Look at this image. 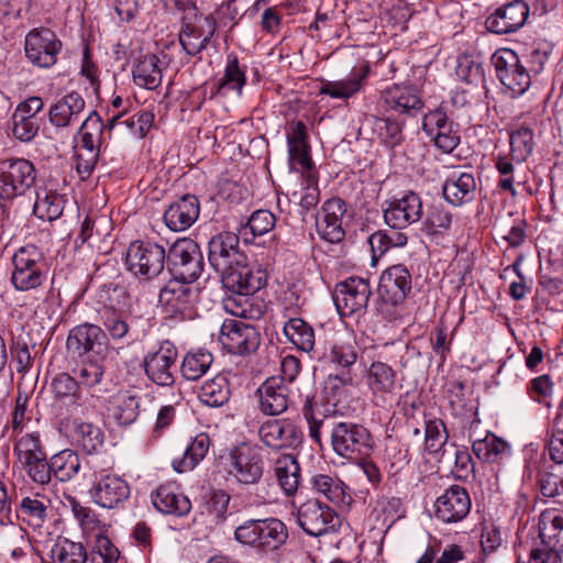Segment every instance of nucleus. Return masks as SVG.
Instances as JSON below:
<instances>
[{"label": "nucleus", "mask_w": 563, "mask_h": 563, "mask_svg": "<svg viewBox=\"0 0 563 563\" xmlns=\"http://www.w3.org/2000/svg\"><path fill=\"white\" fill-rule=\"evenodd\" d=\"M234 539L260 551H275L286 543L288 530L277 518L250 519L235 528Z\"/></svg>", "instance_id": "nucleus-1"}, {"label": "nucleus", "mask_w": 563, "mask_h": 563, "mask_svg": "<svg viewBox=\"0 0 563 563\" xmlns=\"http://www.w3.org/2000/svg\"><path fill=\"white\" fill-rule=\"evenodd\" d=\"M11 284L18 291H30L46 280V261L43 252L34 244L19 247L12 256Z\"/></svg>", "instance_id": "nucleus-2"}, {"label": "nucleus", "mask_w": 563, "mask_h": 563, "mask_svg": "<svg viewBox=\"0 0 563 563\" xmlns=\"http://www.w3.org/2000/svg\"><path fill=\"white\" fill-rule=\"evenodd\" d=\"M37 170L34 164L22 157L0 159V199L13 201L27 196L36 185Z\"/></svg>", "instance_id": "nucleus-3"}, {"label": "nucleus", "mask_w": 563, "mask_h": 563, "mask_svg": "<svg viewBox=\"0 0 563 563\" xmlns=\"http://www.w3.org/2000/svg\"><path fill=\"white\" fill-rule=\"evenodd\" d=\"M264 467L262 448L256 444L241 442L234 445L225 457L228 474L241 486L258 484Z\"/></svg>", "instance_id": "nucleus-4"}, {"label": "nucleus", "mask_w": 563, "mask_h": 563, "mask_svg": "<svg viewBox=\"0 0 563 563\" xmlns=\"http://www.w3.org/2000/svg\"><path fill=\"white\" fill-rule=\"evenodd\" d=\"M167 269L175 279L194 283L203 271V257L197 242L178 239L166 255Z\"/></svg>", "instance_id": "nucleus-5"}, {"label": "nucleus", "mask_w": 563, "mask_h": 563, "mask_svg": "<svg viewBox=\"0 0 563 563\" xmlns=\"http://www.w3.org/2000/svg\"><path fill=\"white\" fill-rule=\"evenodd\" d=\"M331 444L336 454L353 460L369 455L374 448V439L364 426L340 421L331 429Z\"/></svg>", "instance_id": "nucleus-6"}, {"label": "nucleus", "mask_w": 563, "mask_h": 563, "mask_svg": "<svg viewBox=\"0 0 563 563\" xmlns=\"http://www.w3.org/2000/svg\"><path fill=\"white\" fill-rule=\"evenodd\" d=\"M297 394L282 378L268 377L258 388L260 409L267 416H278L287 410L289 406H301L299 400V390L306 387L311 388L310 384L299 383Z\"/></svg>", "instance_id": "nucleus-7"}, {"label": "nucleus", "mask_w": 563, "mask_h": 563, "mask_svg": "<svg viewBox=\"0 0 563 563\" xmlns=\"http://www.w3.org/2000/svg\"><path fill=\"white\" fill-rule=\"evenodd\" d=\"M165 249L156 243L135 241L130 244L125 263L135 276L152 279L158 276L165 265Z\"/></svg>", "instance_id": "nucleus-8"}, {"label": "nucleus", "mask_w": 563, "mask_h": 563, "mask_svg": "<svg viewBox=\"0 0 563 563\" xmlns=\"http://www.w3.org/2000/svg\"><path fill=\"white\" fill-rule=\"evenodd\" d=\"M296 521L309 536L319 537L334 531L339 517L334 509L317 498H309L296 507Z\"/></svg>", "instance_id": "nucleus-9"}, {"label": "nucleus", "mask_w": 563, "mask_h": 563, "mask_svg": "<svg viewBox=\"0 0 563 563\" xmlns=\"http://www.w3.org/2000/svg\"><path fill=\"white\" fill-rule=\"evenodd\" d=\"M66 349L78 357H108L110 347L106 332L92 323L74 327L67 336Z\"/></svg>", "instance_id": "nucleus-10"}, {"label": "nucleus", "mask_w": 563, "mask_h": 563, "mask_svg": "<svg viewBox=\"0 0 563 563\" xmlns=\"http://www.w3.org/2000/svg\"><path fill=\"white\" fill-rule=\"evenodd\" d=\"M500 82L511 91L512 96H521L531 85V74L521 64L517 53L509 48L496 52L492 57Z\"/></svg>", "instance_id": "nucleus-11"}, {"label": "nucleus", "mask_w": 563, "mask_h": 563, "mask_svg": "<svg viewBox=\"0 0 563 563\" xmlns=\"http://www.w3.org/2000/svg\"><path fill=\"white\" fill-rule=\"evenodd\" d=\"M372 289L367 279L352 276L336 284L333 301L342 317L363 313L368 305Z\"/></svg>", "instance_id": "nucleus-12"}, {"label": "nucleus", "mask_w": 563, "mask_h": 563, "mask_svg": "<svg viewBox=\"0 0 563 563\" xmlns=\"http://www.w3.org/2000/svg\"><path fill=\"white\" fill-rule=\"evenodd\" d=\"M219 340L229 353L245 355L256 351L261 336L251 323L227 319L221 325Z\"/></svg>", "instance_id": "nucleus-13"}, {"label": "nucleus", "mask_w": 563, "mask_h": 563, "mask_svg": "<svg viewBox=\"0 0 563 563\" xmlns=\"http://www.w3.org/2000/svg\"><path fill=\"white\" fill-rule=\"evenodd\" d=\"M223 287L240 296L253 295L266 285L267 273L261 266H250L246 260L220 273Z\"/></svg>", "instance_id": "nucleus-14"}, {"label": "nucleus", "mask_w": 563, "mask_h": 563, "mask_svg": "<svg viewBox=\"0 0 563 563\" xmlns=\"http://www.w3.org/2000/svg\"><path fill=\"white\" fill-rule=\"evenodd\" d=\"M24 49L33 65L48 68L56 64L62 42L49 29H34L25 36Z\"/></svg>", "instance_id": "nucleus-15"}, {"label": "nucleus", "mask_w": 563, "mask_h": 563, "mask_svg": "<svg viewBox=\"0 0 563 563\" xmlns=\"http://www.w3.org/2000/svg\"><path fill=\"white\" fill-rule=\"evenodd\" d=\"M55 401L60 409H65L66 417H88L92 409L87 406L77 379L67 373L56 375L51 383Z\"/></svg>", "instance_id": "nucleus-16"}, {"label": "nucleus", "mask_w": 563, "mask_h": 563, "mask_svg": "<svg viewBox=\"0 0 563 563\" xmlns=\"http://www.w3.org/2000/svg\"><path fill=\"white\" fill-rule=\"evenodd\" d=\"M383 209L385 223L391 229L402 230L417 223L423 214L422 200L412 191H406L399 198H393L385 202Z\"/></svg>", "instance_id": "nucleus-17"}, {"label": "nucleus", "mask_w": 563, "mask_h": 563, "mask_svg": "<svg viewBox=\"0 0 563 563\" xmlns=\"http://www.w3.org/2000/svg\"><path fill=\"white\" fill-rule=\"evenodd\" d=\"M246 255L240 249V236L233 232H220L211 238L208 244V261L218 272H225L231 265L240 264Z\"/></svg>", "instance_id": "nucleus-18"}, {"label": "nucleus", "mask_w": 563, "mask_h": 563, "mask_svg": "<svg viewBox=\"0 0 563 563\" xmlns=\"http://www.w3.org/2000/svg\"><path fill=\"white\" fill-rule=\"evenodd\" d=\"M422 129L443 153L453 152L460 144L459 125L449 119L442 109H435L424 114Z\"/></svg>", "instance_id": "nucleus-19"}, {"label": "nucleus", "mask_w": 563, "mask_h": 563, "mask_svg": "<svg viewBox=\"0 0 563 563\" xmlns=\"http://www.w3.org/2000/svg\"><path fill=\"white\" fill-rule=\"evenodd\" d=\"M261 441L269 449H296L302 442L301 430L288 419L267 420L258 428Z\"/></svg>", "instance_id": "nucleus-20"}, {"label": "nucleus", "mask_w": 563, "mask_h": 563, "mask_svg": "<svg viewBox=\"0 0 563 563\" xmlns=\"http://www.w3.org/2000/svg\"><path fill=\"white\" fill-rule=\"evenodd\" d=\"M529 16V5L514 0L497 8L485 21L486 29L495 34H508L523 26Z\"/></svg>", "instance_id": "nucleus-21"}, {"label": "nucleus", "mask_w": 563, "mask_h": 563, "mask_svg": "<svg viewBox=\"0 0 563 563\" xmlns=\"http://www.w3.org/2000/svg\"><path fill=\"white\" fill-rule=\"evenodd\" d=\"M176 358L177 350L169 342L162 344L157 351L147 353L144 357V368L148 379L159 386L173 385Z\"/></svg>", "instance_id": "nucleus-22"}, {"label": "nucleus", "mask_w": 563, "mask_h": 563, "mask_svg": "<svg viewBox=\"0 0 563 563\" xmlns=\"http://www.w3.org/2000/svg\"><path fill=\"white\" fill-rule=\"evenodd\" d=\"M411 288V273L402 264H396L386 268L380 276V296L385 302H390L394 307L405 301Z\"/></svg>", "instance_id": "nucleus-23"}, {"label": "nucleus", "mask_w": 563, "mask_h": 563, "mask_svg": "<svg viewBox=\"0 0 563 563\" xmlns=\"http://www.w3.org/2000/svg\"><path fill=\"white\" fill-rule=\"evenodd\" d=\"M345 212V203L340 198H332L323 203L316 217V228L321 239L330 243H339L344 239L342 218Z\"/></svg>", "instance_id": "nucleus-24"}, {"label": "nucleus", "mask_w": 563, "mask_h": 563, "mask_svg": "<svg viewBox=\"0 0 563 563\" xmlns=\"http://www.w3.org/2000/svg\"><path fill=\"white\" fill-rule=\"evenodd\" d=\"M434 507L435 517L442 522H459L470 512L471 498L464 487L452 485L437 498Z\"/></svg>", "instance_id": "nucleus-25"}, {"label": "nucleus", "mask_w": 563, "mask_h": 563, "mask_svg": "<svg viewBox=\"0 0 563 563\" xmlns=\"http://www.w3.org/2000/svg\"><path fill=\"white\" fill-rule=\"evenodd\" d=\"M180 279L170 280L159 294V302L173 316L190 317L197 288Z\"/></svg>", "instance_id": "nucleus-26"}, {"label": "nucleus", "mask_w": 563, "mask_h": 563, "mask_svg": "<svg viewBox=\"0 0 563 563\" xmlns=\"http://www.w3.org/2000/svg\"><path fill=\"white\" fill-rule=\"evenodd\" d=\"M85 109L84 97L77 91H70L49 106L48 121L57 129H66L80 121Z\"/></svg>", "instance_id": "nucleus-27"}, {"label": "nucleus", "mask_w": 563, "mask_h": 563, "mask_svg": "<svg viewBox=\"0 0 563 563\" xmlns=\"http://www.w3.org/2000/svg\"><path fill=\"white\" fill-rule=\"evenodd\" d=\"M92 500L102 508L113 509L130 497L129 484L118 475L101 476L90 489Z\"/></svg>", "instance_id": "nucleus-28"}, {"label": "nucleus", "mask_w": 563, "mask_h": 563, "mask_svg": "<svg viewBox=\"0 0 563 563\" xmlns=\"http://www.w3.org/2000/svg\"><path fill=\"white\" fill-rule=\"evenodd\" d=\"M217 22L212 15L197 16L194 23H186L179 34V43L185 52L195 56L205 49L213 36Z\"/></svg>", "instance_id": "nucleus-29"}, {"label": "nucleus", "mask_w": 563, "mask_h": 563, "mask_svg": "<svg viewBox=\"0 0 563 563\" xmlns=\"http://www.w3.org/2000/svg\"><path fill=\"white\" fill-rule=\"evenodd\" d=\"M200 213L199 200L195 195H184L169 205L164 212V222L175 232L185 231L198 219Z\"/></svg>", "instance_id": "nucleus-30"}, {"label": "nucleus", "mask_w": 563, "mask_h": 563, "mask_svg": "<svg viewBox=\"0 0 563 563\" xmlns=\"http://www.w3.org/2000/svg\"><path fill=\"white\" fill-rule=\"evenodd\" d=\"M309 483L316 494L324 496L334 505L349 506L353 500L349 487L338 476L314 474Z\"/></svg>", "instance_id": "nucleus-31"}, {"label": "nucleus", "mask_w": 563, "mask_h": 563, "mask_svg": "<svg viewBox=\"0 0 563 563\" xmlns=\"http://www.w3.org/2000/svg\"><path fill=\"white\" fill-rule=\"evenodd\" d=\"M383 100L389 109L412 117L422 109L420 97L416 89L409 86L394 85L384 91Z\"/></svg>", "instance_id": "nucleus-32"}, {"label": "nucleus", "mask_w": 563, "mask_h": 563, "mask_svg": "<svg viewBox=\"0 0 563 563\" xmlns=\"http://www.w3.org/2000/svg\"><path fill=\"white\" fill-rule=\"evenodd\" d=\"M152 501L158 511L178 517L187 515L191 509L188 497L170 484L161 485L152 495Z\"/></svg>", "instance_id": "nucleus-33"}, {"label": "nucleus", "mask_w": 563, "mask_h": 563, "mask_svg": "<svg viewBox=\"0 0 563 563\" xmlns=\"http://www.w3.org/2000/svg\"><path fill=\"white\" fill-rule=\"evenodd\" d=\"M476 181L471 173L452 174L444 183L442 195L452 206H462L474 198Z\"/></svg>", "instance_id": "nucleus-34"}, {"label": "nucleus", "mask_w": 563, "mask_h": 563, "mask_svg": "<svg viewBox=\"0 0 563 563\" xmlns=\"http://www.w3.org/2000/svg\"><path fill=\"white\" fill-rule=\"evenodd\" d=\"M82 417H66V421L73 419V430L70 433L73 443L87 454H93L99 451L103 444V433L101 429L92 423L80 421Z\"/></svg>", "instance_id": "nucleus-35"}, {"label": "nucleus", "mask_w": 563, "mask_h": 563, "mask_svg": "<svg viewBox=\"0 0 563 563\" xmlns=\"http://www.w3.org/2000/svg\"><path fill=\"white\" fill-rule=\"evenodd\" d=\"M274 474L286 496L297 493L300 483V466L292 454H282L275 460Z\"/></svg>", "instance_id": "nucleus-36"}, {"label": "nucleus", "mask_w": 563, "mask_h": 563, "mask_svg": "<svg viewBox=\"0 0 563 563\" xmlns=\"http://www.w3.org/2000/svg\"><path fill=\"white\" fill-rule=\"evenodd\" d=\"M231 397V386L227 373H220L206 380L198 390L199 400L209 407H221Z\"/></svg>", "instance_id": "nucleus-37"}, {"label": "nucleus", "mask_w": 563, "mask_h": 563, "mask_svg": "<svg viewBox=\"0 0 563 563\" xmlns=\"http://www.w3.org/2000/svg\"><path fill=\"white\" fill-rule=\"evenodd\" d=\"M65 199L63 195L47 188H38L35 191L33 214L43 221H55L64 211Z\"/></svg>", "instance_id": "nucleus-38"}, {"label": "nucleus", "mask_w": 563, "mask_h": 563, "mask_svg": "<svg viewBox=\"0 0 563 563\" xmlns=\"http://www.w3.org/2000/svg\"><path fill=\"white\" fill-rule=\"evenodd\" d=\"M367 76V70H354L347 78L341 80H322L320 95H327L335 99H349L357 93Z\"/></svg>", "instance_id": "nucleus-39"}, {"label": "nucleus", "mask_w": 563, "mask_h": 563, "mask_svg": "<svg viewBox=\"0 0 563 563\" xmlns=\"http://www.w3.org/2000/svg\"><path fill=\"white\" fill-rule=\"evenodd\" d=\"M539 531L543 545L563 552V512L543 511L539 519Z\"/></svg>", "instance_id": "nucleus-40"}, {"label": "nucleus", "mask_w": 563, "mask_h": 563, "mask_svg": "<svg viewBox=\"0 0 563 563\" xmlns=\"http://www.w3.org/2000/svg\"><path fill=\"white\" fill-rule=\"evenodd\" d=\"M133 80L139 87L154 90L162 82V67L158 56L145 55L140 58L132 69Z\"/></svg>", "instance_id": "nucleus-41"}, {"label": "nucleus", "mask_w": 563, "mask_h": 563, "mask_svg": "<svg viewBox=\"0 0 563 563\" xmlns=\"http://www.w3.org/2000/svg\"><path fill=\"white\" fill-rule=\"evenodd\" d=\"M396 371L385 362L375 361L367 373V385L374 395L391 394L396 388Z\"/></svg>", "instance_id": "nucleus-42"}, {"label": "nucleus", "mask_w": 563, "mask_h": 563, "mask_svg": "<svg viewBox=\"0 0 563 563\" xmlns=\"http://www.w3.org/2000/svg\"><path fill=\"white\" fill-rule=\"evenodd\" d=\"M210 439L206 433H199L187 445L180 459L173 460V467L178 473L194 470L205 459L209 451Z\"/></svg>", "instance_id": "nucleus-43"}, {"label": "nucleus", "mask_w": 563, "mask_h": 563, "mask_svg": "<svg viewBox=\"0 0 563 563\" xmlns=\"http://www.w3.org/2000/svg\"><path fill=\"white\" fill-rule=\"evenodd\" d=\"M106 133L109 134L108 123H103L98 112L90 111L78 129L80 145L99 150Z\"/></svg>", "instance_id": "nucleus-44"}, {"label": "nucleus", "mask_w": 563, "mask_h": 563, "mask_svg": "<svg viewBox=\"0 0 563 563\" xmlns=\"http://www.w3.org/2000/svg\"><path fill=\"white\" fill-rule=\"evenodd\" d=\"M472 449L477 459L486 463H495L510 454L508 443L494 434H487L484 439L475 440Z\"/></svg>", "instance_id": "nucleus-45"}, {"label": "nucleus", "mask_w": 563, "mask_h": 563, "mask_svg": "<svg viewBox=\"0 0 563 563\" xmlns=\"http://www.w3.org/2000/svg\"><path fill=\"white\" fill-rule=\"evenodd\" d=\"M52 563H86L88 555L80 542L58 538L51 549Z\"/></svg>", "instance_id": "nucleus-46"}, {"label": "nucleus", "mask_w": 563, "mask_h": 563, "mask_svg": "<svg viewBox=\"0 0 563 563\" xmlns=\"http://www.w3.org/2000/svg\"><path fill=\"white\" fill-rule=\"evenodd\" d=\"M287 339L300 351L310 352L314 346V331L302 319H289L284 325Z\"/></svg>", "instance_id": "nucleus-47"}, {"label": "nucleus", "mask_w": 563, "mask_h": 563, "mask_svg": "<svg viewBox=\"0 0 563 563\" xmlns=\"http://www.w3.org/2000/svg\"><path fill=\"white\" fill-rule=\"evenodd\" d=\"M213 355L206 350L188 352L181 362L180 372L185 379L197 380L210 368Z\"/></svg>", "instance_id": "nucleus-48"}, {"label": "nucleus", "mask_w": 563, "mask_h": 563, "mask_svg": "<svg viewBox=\"0 0 563 563\" xmlns=\"http://www.w3.org/2000/svg\"><path fill=\"white\" fill-rule=\"evenodd\" d=\"M51 468L59 482H68L80 470L79 456L73 450H63L51 457Z\"/></svg>", "instance_id": "nucleus-49"}, {"label": "nucleus", "mask_w": 563, "mask_h": 563, "mask_svg": "<svg viewBox=\"0 0 563 563\" xmlns=\"http://www.w3.org/2000/svg\"><path fill=\"white\" fill-rule=\"evenodd\" d=\"M245 82V73L240 68L238 58L235 56L229 57L224 75L218 82L217 93L227 96L230 91H233L241 96Z\"/></svg>", "instance_id": "nucleus-50"}, {"label": "nucleus", "mask_w": 563, "mask_h": 563, "mask_svg": "<svg viewBox=\"0 0 563 563\" xmlns=\"http://www.w3.org/2000/svg\"><path fill=\"white\" fill-rule=\"evenodd\" d=\"M451 224L452 213L443 205H432L427 211L422 229L429 235L444 234Z\"/></svg>", "instance_id": "nucleus-51"}, {"label": "nucleus", "mask_w": 563, "mask_h": 563, "mask_svg": "<svg viewBox=\"0 0 563 563\" xmlns=\"http://www.w3.org/2000/svg\"><path fill=\"white\" fill-rule=\"evenodd\" d=\"M108 357H87L78 369V385L80 388H92L97 386L103 375Z\"/></svg>", "instance_id": "nucleus-52"}, {"label": "nucleus", "mask_w": 563, "mask_h": 563, "mask_svg": "<svg viewBox=\"0 0 563 563\" xmlns=\"http://www.w3.org/2000/svg\"><path fill=\"white\" fill-rule=\"evenodd\" d=\"M47 500L38 494L26 496L20 503V512L23 520L33 527H41L47 517Z\"/></svg>", "instance_id": "nucleus-53"}, {"label": "nucleus", "mask_w": 563, "mask_h": 563, "mask_svg": "<svg viewBox=\"0 0 563 563\" xmlns=\"http://www.w3.org/2000/svg\"><path fill=\"white\" fill-rule=\"evenodd\" d=\"M374 121L375 130L378 132V136L382 141L390 147L399 145L404 139L402 136V122L387 118H372Z\"/></svg>", "instance_id": "nucleus-54"}, {"label": "nucleus", "mask_w": 563, "mask_h": 563, "mask_svg": "<svg viewBox=\"0 0 563 563\" xmlns=\"http://www.w3.org/2000/svg\"><path fill=\"white\" fill-rule=\"evenodd\" d=\"M299 400L301 401L302 415L309 424V437L312 441L321 444V428L323 420H317L313 417L312 406L314 400V393L312 388L306 387L302 391L299 390Z\"/></svg>", "instance_id": "nucleus-55"}, {"label": "nucleus", "mask_w": 563, "mask_h": 563, "mask_svg": "<svg viewBox=\"0 0 563 563\" xmlns=\"http://www.w3.org/2000/svg\"><path fill=\"white\" fill-rule=\"evenodd\" d=\"M512 158L523 162L533 150V132L529 128H519L510 135Z\"/></svg>", "instance_id": "nucleus-56"}, {"label": "nucleus", "mask_w": 563, "mask_h": 563, "mask_svg": "<svg viewBox=\"0 0 563 563\" xmlns=\"http://www.w3.org/2000/svg\"><path fill=\"white\" fill-rule=\"evenodd\" d=\"M119 559L120 552L110 539L97 533L91 553V563H118Z\"/></svg>", "instance_id": "nucleus-57"}, {"label": "nucleus", "mask_w": 563, "mask_h": 563, "mask_svg": "<svg viewBox=\"0 0 563 563\" xmlns=\"http://www.w3.org/2000/svg\"><path fill=\"white\" fill-rule=\"evenodd\" d=\"M68 503L71 509V512L84 533H92L97 531L100 527V521L97 518L95 511L86 506H82L76 498L69 497Z\"/></svg>", "instance_id": "nucleus-58"}, {"label": "nucleus", "mask_w": 563, "mask_h": 563, "mask_svg": "<svg viewBox=\"0 0 563 563\" xmlns=\"http://www.w3.org/2000/svg\"><path fill=\"white\" fill-rule=\"evenodd\" d=\"M42 453H45V451L37 432L23 434L16 439L13 446V454L15 455L16 461Z\"/></svg>", "instance_id": "nucleus-59"}, {"label": "nucleus", "mask_w": 563, "mask_h": 563, "mask_svg": "<svg viewBox=\"0 0 563 563\" xmlns=\"http://www.w3.org/2000/svg\"><path fill=\"white\" fill-rule=\"evenodd\" d=\"M448 433L442 420L433 419L426 423L424 442L430 453L439 452L446 443Z\"/></svg>", "instance_id": "nucleus-60"}, {"label": "nucleus", "mask_w": 563, "mask_h": 563, "mask_svg": "<svg viewBox=\"0 0 563 563\" xmlns=\"http://www.w3.org/2000/svg\"><path fill=\"white\" fill-rule=\"evenodd\" d=\"M456 75L467 84H477L482 81L484 71L482 64L471 55H462L457 58Z\"/></svg>", "instance_id": "nucleus-61"}, {"label": "nucleus", "mask_w": 563, "mask_h": 563, "mask_svg": "<svg viewBox=\"0 0 563 563\" xmlns=\"http://www.w3.org/2000/svg\"><path fill=\"white\" fill-rule=\"evenodd\" d=\"M12 134L20 142L32 141L40 130L38 120L26 119L19 114H12Z\"/></svg>", "instance_id": "nucleus-62"}, {"label": "nucleus", "mask_w": 563, "mask_h": 563, "mask_svg": "<svg viewBox=\"0 0 563 563\" xmlns=\"http://www.w3.org/2000/svg\"><path fill=\"white\" fill-rule=\"evenodd\" d=\"M292 200L298 199L299 206L305 210L309 211L314 208L320 199V192L317 184V179L312 174L307 175V185L302 188L301 192H294L291 195Z\"/></svg>", "instance_id": "nucleus-63"}, {"label": "nucleus", "mask_w": 563, "mask_h": 563, "mask_svg": "<svg viewBox=\"0 0 563 563\" xmlns=\"http://www.w3.org/2000/svg\"><path fill=\"white\" fill-rule=\"evenodd\" d=\"M329 361L342 368L351 367L357 360L354 345L351 343H336L331 347Z\"/></svg>", "instance_id": "nucleus-64"}]
</instances>
